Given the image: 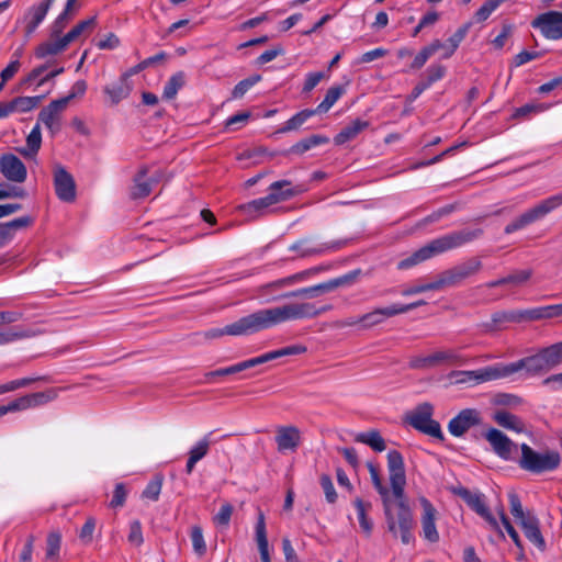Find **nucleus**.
<instances>
[{"label":"nucleus","instance_id":"nucleus-1","mask_svg":"<svg viewBox=\"0 0 562 562\" xmlns=\"http://www.w3.org/2000/svg\"><path fill=\"white\" fill-rule=\"evenodd\" d=\"M482 234L483 229L475 228L456 231L440 236L416 250L409 257L401 260L397 265V268L400 270L412 268L436 255L462 247L463 245L477 239L482 236Z\"/></svg>","mask_w":562,"mask_h":562},{"label":"nucleus","instance_id":"nucleus-2","mask_svg":"<svg viewBox=\"0 0 562 562\" xmlns=\"http://www.w3.org/2000/svg\"><path fill=\"white\" fill-rule=\"evenodd\" d=\"M562 363V341L540 349L537 353L512 363H501L503 379L521 370L529 376L543 375Z\"/></svg>","mask_w":562,"mask_h":562},{"label":"nucleus","instance_id":"nucleus-3","mask_svg":"<svg viewBox=\"0 0 562 562\" xmlns=\"http://www.w3.org/2000/svg\"><path fill=\"white\" fill-rule=\"evenodd\" d=\"M333 310V305L316 306L314 303H290L258 311L261 328L268 329L293 319L317 317Z\"/></svg>","mask_w":562,"mask_h":562},{"label":"nucleus","instance_id":"nucleus-4","mask_svg":"<svg viewBox=\"0 0 562 562\" xmlns=\"http://www.w3.org/2000/svg\"><path fill=\"white\" fill-rule=\"evenodd\" d=\"M387 530L394 538L400 537L402 543L414 541L415 520L407 503L393 504L390 496L382 499Z\"/></svg>","mask_w":562,"mask_h":562},{"label":"nucleus","instance_id":"nucleus-5","mask_svg":"<svg viewBox=\"0 0 562 562\" xmlns=\"http://www.w3.org/2000/svg\"><path fill=\"white\" fill-rule=\"evenodd\" d=\"M521 457L519 467L530 473L540 474L552 472L561 464V454L557 450L536 451L527 443L520 446Z\"/></svg>","mask_w":562,"mask_h":562},{"label":"nucleus","instance_id":"nucleus-6","mask_svg":"<svg viewBox=\"0 0 562 562\" xmlns=\"http://www.w3.org/2000/svg\"><path fill=\"white\" fill-rule=\"evenodd\" d=\"M510 514L521 527L526 538L538 549L544 551L546 541L540 530L538 517L530 510L525 512L519 496L516 493H509Z\"/></svg>","mask_w":562,"mask_h":562},{"label":"nucleus","instance_id":"nucleus-7","mask_svg":"<svg viewBox=\"0 0 562 562\" xmlns=\"http://www.w3.org/2000/svg\"><path fill=\"white\" fill-rule=\"evenodd\" d=\"M561 205H562V192L551 195V196L540 201L533 207L527 210L520 216H518L517 218L512 221L509 224H507L504 228V232H505V234H512L516 231L522 229L526 226L543 218L546 215H548L550 212L554 211L555 209H558Z\"/></svg>","mask_w":562,"mask_h":562},{"label":"nucleus","instance_id":"nucleus-8","mask_svg":"<svg viewBox=\"0 0 562 562\" xmlns=\"http://www.w3.org/2000/svg\"><path fill=\"white\" fill-rule=\"evenodd\" d=\"M434 407L429 403L419 404L406 416V422L414 429L428 435L439 441L445 440L440 424L432 419Z\"/></svg>","mask_w":562,"mask_h":562},{"label":"nucleus","instance_id":"nucleus-9","mask_svg":"<svg viewBox=\"0 0 562 562\" xmlns=\"http://www.w3.org/2000/svg\"><path fill=\"white\" fill-rule=\"evenodd\" d=\"M59 389H48L43 392H35L21 395L5 405H0V418L9 413L24 412L37 408L58 397Z\"/></svg>","mask_w":562,"mask_h":562},{"label":"nucleus","instance_id":"nucleus-10","mask_svg":"<svg viewBox=\"0 0 562 562\" xmlns=\"http://www.w3.org/2000/svg\"><path fill=\"white\" fill-rule=\"evenodd\" d=\"M360 274H361V270L357 269V270L350 271L344 276H340L338 278L328 280L326 282H323V283H319L316 285L302 288V289H297V290L290 291V292H284L282 294V296H288V299H290V297H307V299L317 297L322 294L331 292L340 286H346V285L352 284Z\"/></svg>","mask_w":562,"mask_h":562},{"label":"nucleus","instance_id":"nucleus-11","mask_svg":"<svg viewBox=\"0 0 562 562\" xmlns=\"http://www.w3.org/2000/svg\"><path fill=\"white\" fill-rule=\"evenodd\" d=\"M482 266V261L479 258L472 257L467 261L442 271L437 277L440 290L461 284L465 279L479 273Z\"/></svg>","mask_w":562,"mask_h":562},{"label":"nucleus","instance_id":"nucleus-12","mask_svg":"<svg viewBox=\"0 0 562 562\" xmlns=\"http://www.w3.org/2000/svg\"><path fill=\"white\" fill-rule=\"evenodd\" d=\"M262 330L258 311L247 316L239 318L238 321L226 325L223 328H212L203 333L205 339H215L224 335L229 336H243L250 335Z\"/></svg>","mask_w":562,"mask_h":562},{"label":"nucleus","instance_id":"nucleus-13","mask_svg":"<svg viewBox=\"0 0 562 562\" xmlns=\"http://www.w3.org/2000/svg\"><path fill=\"white\" fill-rule=\"evenodd\" d=\"M387 470L392 493L396 503H407L404 497L406 485L405 465L400 451L390 450L387 452Z\"/></svg>","mask_w":562,"mask_h":562},{"label":"nucleus","instance_id":"nucleus-14","mask_svg":"<svg viewBox=\"0 0 562 562\" xmlns=\"http://www.w3.org/2000/svg\"><path fill=\"white\" fill-rule=\"evenodd\" d=\"M310 273L311 271L306 270L259 285L256 289V295L265 303L288 299V296H282L283 293H280V291L303 281Z\"/></svg>","mask_w":562,"mask_h":562},{"label":"nucleus","instance_id":"nucleus-15","mask_svg":"<svg viewBox=\"0 0 562 562\" xmlns=\"http://www.w3.org/2000/svg\"><path fill=\"white\" fill-rule=\"evenodd\" d=\"M456 494L460 496L473 512L482 517L493 530L497 531L502 539L505 538L498 521L490 512L486 505L485 496L483 494L473 493L465 487L456 490Z\"/></svg>","mask_w":562,"mask_h":562},{"label":"nucleus","instance_id":"nucleus-16","mask_svg":"<svg viewBox=\"0 0 562 562\" xmlns=\"http://www.w3.org/2000/svg\"><path fill=\"white\" fill-rule=\"evenodd\" d=\"M456 384L476 385L487 381L503 379L501 363L488 366L479 370L452 371L449 375Z\"/></svg>","mask_w":562,"mask_h":562},{"label":"nucleus","instance_id":"nucleus-17","mask_svg":"<svg viewBox=\"0 0 562 562\" xmlns=\"http://www.w3.org/2000/svg\"><path fill=\"white\" fill-rule=\"evenodd\" d=\"M531 26L540 30L548 40H560L562 38V12L548 11L539 14L532 20Z\"/></svg>","mask_w":562,"mask_h":562},{"label":"nucleus","instance_id":"nucleus-18","mask_svg":"<svg viewBox=\"0 0 562 562\" xmlns=\"http://www.w3.org/2000/svg\"><path fill=\"white\" fill-rule=\"evenodd\" d=\"M54 188L57 198L64 202L76 200V182L74 177L61 165L54 167Z\"/></svg>","mask_w":562,"mask_h":562},{"label":"nucleus","instance_id":"nucleus-19","mask_svg":"<svg viewBox=\"0 0 562 562\" xmlns=\"http://www.w3.org/2000/svg\"><path fill=\"white\" fill-rule=\"evenodd\" d=\"M346 243V240H333L314 245L308 238H303L291 245L290 250L299 252L300 257H311L339 250Z\"/></svg>","mask_w":562,"mask_h":562},{"label":"nucleus","instance_id":"nucleus-20","mask_svg":"<svg viewBox=\"0 0 562 562\" xmlns=\"http://www.w3.org/2000/svg\"><path fill=\"white\" fill-rule=\"evenodd\" d=\"M161 179V172L155 171L148 176L146 167L140 168L133 179V187L131 188V198L134 200L144 199L148 196L154 188Z\"/></svg>","mask_w":562,"mask_h":562},{"label":"nucleus","instance_id":"nucleus-21","mask_svg":"<svg viewBox=\"0 0 562 562\" xmlns=\"http://www.w3.org/2000/svg\"><path fill=\"white\" fill-rule=\"evenodd\" d=\"M482 422L481 413L475 408L462 409L448 424L449 432L454 437L463 436L471 427L480 425Z\"/></svg>","mask_w":562,"mask_h":562},{"label":"nucleus","instance_id":"nucleus-22","mask_svg":"<svg viewBox=\"0 0 562 562\" xmlns=\"http://www.w3.org/2000/svg\"><path fill=\"white\" fill-rule=\"evenodd\" d=\"M0 170L3 177L12 182L22 183L27 177V170L23 161L10 153L0 156Z\"/></svg>","mask_w":562,"mask_h":562},{"label":"nucleus","instance_id":"nucleus-23","mask_svg":"<svg viewBox=\"0 0 562 562\" xmlns=\"http://www.w3.org/2000/svg\"><path fill=\"white\" fill-rule=\"evenodd\" d=\"M483 437L488 441L494 453L504 460H509L513 451L517 448L508 436L496 428L487 429Z\"/></svg>","mask_w":562,"mask_h":562},{"label":"nucleus","instance_id":"nucleus-24","mask_svg":"<svg viewBox=\"0 0 562 562\" xmlns=\"http://www.w3.org/2000/svg\"><path fill=\"white\" fill-rule=\"evenodd\" d=\"M268 190L269 193L267 195L273 199L271 203L277 204L306 192L307 187L305 184L293 186L290 180L284 179L272 182Z\"/></svg>","mask_w":562,"mask_h":562},{"label":"nucleus","instance_id":"nucleus-25","mask_svg":"<svg viewBox=\"0 0 562 562\" xmlns=\"http://www.w3.org/2000/svg\"><path fill=\"white\" fill-rule=\"evenodd\" d=\"M45 95L16 97L9 102H0V119L13 113H26L37 108Z\"/></svg>","mask_w":562,"mask_h":562},{"label":"nucleus","instance_id":"nucleus-26","mask_svg":"<svg viewBox=\"0 0 562 562\" xmlns=\"http://www.w3.org/2000/svg\"><path fill=\"white\" fill-rule=\"evenodd\" d=\"M305 351H306L305 346L292 345V346H286L284 348L278 349V350L269 351L267 353H263L261 356H258V357H255L251 359H247L239 363H240L241 371H244V370L254 368L259 364H263L268 361H271V360H274V359H278L281 357L301 355V353H304Z\"/></svg>","mask_w":562,"mask_h":562},{"label":"nucleus","instance_id":"nucleus-27","mask_svg":"<svg viewBox=\"0 0 562 562\" xmlns=\"http://www.w3.org/2000/svg\"><path fill=\"white\" fill-rule=\"evenodd\" d=\"M419 501L423 507L422 528L424 538L429 542H437L439 541V533L436 528L437 509L426 497H422Z\"/></svg>","mask_w":562,"mask_h":562},{"label":"nucleus","instance_id":"nucleus-28","mask_svg":"<svg viewBox=\"0 0 562 562\" xmlns=\"http://www.w3.org/2000/svg\"><path fill=\"white\" fill-rule=\"evenodd\" d=\"M276 442L279 452L295 451L301 445V431L296 426L277 428Z\"/></svg>","mask_w":562,"mask_h":562},{"label":"nucleus","instance_id":"nucleus-29","mask_svg":"<svg viewBox=\"0 0 562 562\" xmlns=\"http://www.w3.org/2000/svg\"><path fill=\"white\" fill-rule=\"evenodd\" d=\"M67 106L65 100H54L47 106L43 108L38 113V122L43 123L53 134L60 130L58 115Z\"/></svg>","mask_w":562,"mask_h":562},{"label":"nucleus","instance_id":"nucleus-30","mask_svg":"<svg viewBox=\"0 0 562 562\" xmlns=\"http://www.w3.org/2000/svg\"><path fill=\"white\" fill-rule=\"evenodd\" d=\"M55 0H43L38 4L32 5L25 13V35H32L38 25L44 21L48 10Z\"/></svg>","mask_w":562,"mask_h":562},{"label":"nucleus","instance_id":"nucleus-31","mask_svg":"<svg viewBox=\"0 0 562 562\" xmlns=\"http://www.w3.org/2000/svg\"><path fill=\"white\" fill-rule=\"evenodd\" d=\"M33 224V217L21 216L9 222L0 223V248H3L20 229H24Z\"/></svg>","mask_w":562,"mask_h":562},{"label":"nucleus","instance_id":"nucleus-32","mask_svg":"<svg viewBox=\"0 0 562 562\" xmlns=\"http://www.w3.org/2000/svg\"><path fill=\"white\" fill-rule=\"evenodd\" d=\"M396 315L397 313L394 304L385 307H376L360 316V321H362V329H370L384 323L386 318L394 317Z\"/></svg>","mask_w":562,"mask_h":562},{"label":"nucleus","instance_id":"nucleus-33","mask_svg":"<svg viewBox=\"0 0 562 562\" xmlns=\"http://www.w3.org/2000/svg\"><path fill=\"white\" fill-rule=\"evenodd\" d=\"M103 91L110 98L112 104H117L123 99H126L132 91L128 74H123L117 82L105 86Z\"/></svg>","mask_w":562,"mask_h":562},{"label":"nucleus","instance_id":"nucleus-34","mask_svg":"<svg viewBox=\"0 0 562 562\" xmlns=\"http://www.w3.org/2000/svg\"><path fill=\"white\" fill-rule=\"evenodd\" d=\"M369 121L356 119L346 125L335 137L336 145H344L349 140L355 139L362 131L369 127Z\"/></svg>","mask_w":562,"mask_h":562},{"label":"nucleus","instance_id":"nucleus-35","mask_svg":"<svg viewBox=\"0 0 562 562\" xmlns=\"http://www.w3.org/2000/svg\"><path fill=\"white\" fill-rule=\"evenodd\" d=\"M271 196H263L238 206V210L249 218H257L265 214L266 210L273 205Z\"/></svg>","mask_w":562,"mask_h":562},{"label":"nucleus","instance_id":"nucleus-36","mask_svg":"<svg viewBox=\"0 0 562 562\" xmlns=\"http://www.w3.org/2000/svg\"><path fill=\"white\" fill-rule=\"evenodd\" d=\"M493 419L501 427L516 432H522L525 429L522 420L507 411H497L494 414Z\"/></svg>","mask_w":562,"mask_h":562},{"label":"nucleus","instance_id":"nucleus-37","mask_svg":"<svg viewBox=\"0 0 562 562\" xmlns=\"http://www.w3.org/2000/svg\"><path fill=\"white\" fill-rule=\"evenodd\" d=\"M470 27H471L470 22L463 24L454 32L453 35H451L447 40V43L443 44V47L440 48V49H443L442 58H445V59L450 58L454 54V52L458 49L460 43L465 38Z\"/></svg>","mask_w":562,"mask_h":562},{"label":"nucleus","instance_id":"nucleus-38","mask_svg":"<svg viewBox=\"0 0 562 562\" xmlns=\"http://www.w3.org/2000/svg\"><path fill=\"white\" fill-rule=\"evenodd\" d=\"M328 142H329V138L327 136L312 135L310 137L301 139L300 142L295 143L294 145H292L285 151V154L302 155V154L306 153L307 150H310L311 148L318 146V145L327 144Z\"/></svg>","mask_w":562,"mask_h":562},{"label":"nucleus","instance_id":"nucleus-39","mask_svg":"<svg viewBox=\"0 0 562 562\" xmlns=\"http://www.w3.org/2000/svg\"><path fill=\"white\" fill-rule=\"evenodd\" d=\"M67 48L60 41V36L53 38V36L49 34V40L46 42H43L35 48V56L37 58H45L47 56H55Z\"/></svg>","mask_w":562,"mask_h":562},{"label":"nucleus","instance_id":"nucleus-40","mask_svg":"<svg viewBox=\"0 0 562 562\" xmlns=\"http://www.w3.org/2000/svg\"><path fill=\"white\" fill-rule=\"evenodd\" d=\"M78 12L77 9L69 7L68 4H65L64 10L59 13V15L55 19V21L50 25V35L53 38L58 37L61 35L63 31L66 29V26L69 24V22L74 19L76 13Z\"/></svg>","mask_w":562,"mask_h":562},{"label":"nucleus","instance_id":"nucleus-41","mask_svg":"<svg viewBox=\"0 0 562 562\" xmlns=\"http://www.w3.org/2000/svg\"><path fill=\"white\" fill-rule=\"evenodd\" d=\"M42 145L41 127L37 123L26 137V147L20 148L19 153L25 158H32L37 154Z\"/></svg>","mask_w":562,"mask_h":562},{"label":"nucleus","instance_id":"nucleus-42","mask_svg":"<svg viewBox=\"0 0 562 562\" xmlns=\"http://www.w3.org/2000/svg\"><path fill=\"white\" fill-rule=\"evenodd\" d=\"M256 539L258 543V550L260 553V560L261 562H271L270 553H269V544L266 533V525L263 515L261 514L259 516V520L256 525Z\"/></svg>","mask_w":562,"mask_h":562},{"label":"nucleus","instance_id":"nucleus-43","mask_svg":"<svg viewBox=\"0 0 562 562\" xmlns=\"http://www.w3.org/2000/svg\"><path fill=\"white\" fill-rule=\"evenodd\" d=\"M37 381L49 382V376H47V375L29 376V378L12 380L7 383L0 384V395L16 391L22 387H26Z\"/></svg>","mask_w":562,"mask_h":562},{"label":"nucleus","instance_id":"nucleus-44","mask_svg":"<svg viewBox=\"0 0 562 562\" xmlns=\"http://www.w3.org/2000/svg\"><path fill=\"white\" fill-rule=\"evenodd\" d=\"M317 114L315 109H305L300 112H297L295 115H293L291 119H289L282 127L279 128V133H288L291 131L299 130L310 117Z\"/></svg>","mask_w":562,"mask_h":562},{"label":"nucleus","instance_id":"nucleus-45","mask_svg":"<svg viewBox=\"0 0 562 562\" xmlns=\"http://www.w3.org/2000/svg\"><path fill=\"white\" fill-rule=\"evenodd\" d=\"M353 505L357 509L358 520L361 529L369 536L372 531L373 524L368 517V512L372 508L371 503L364 502L361 498H356Z\"/></svg>","mask_w":562,"mask_h":562},{"label":"nucleus","instance_id":"nucleus-46","mask_svg":"<svg viewBox=\"0 0 562 562\" xmlns=\"http://www.w3.org/2000/svg\"><path fill=\"white\" fill-rule=\"evenodd\" d=\"M441 47H443V43L439 40H434L429 45L423 47L420 52L415 56L413 63L411 64L412 69H420L427 60Z\"/></svg>","mask_w":562,"mask_h":562},{"label":"nucleus","instance_id":"nucleus-47","mask_svg":"<svg viewBox=\"0 0 562 562\" xmlns=\"http://www.w3.org/2000/svg\"><path fill=\"white\" fill-rule=\"evenodd\" d=\"M357 442L370 446L374 451L382 452L385 450V441L378 430L360 432L356 437Z\"/></svg>","mask_w":562,"mask_h":562},{"label":"nucleus","instance_id":"nucleus-48","mask_svg":"<svg viewBox=\"0 0 562 562\" xmlns=\"http://www.w3.org/2000/svg\"><path fill=\"white\" fill-rule=\"evenodd\" d=\"M184 86V74L179 71L170 77L166 82L162 91V98L167 100L173 99L178 91Z\"/></svg>","mask_w":562,"mask_h":562},{"label":"nucleus","instance_id":"nucleus-49","mask_svg":"<svg viewBox=\"0 0 562 562\" xmlns=\"http://www.w3.org/2000/svg\"><path fill=\"white\" fill-rule=\"evenodd\" d=\"M344 92L345 90L341 86L330 87L327 90L324 100L317 105L315 111L317 113L327 112L339 100Z\"/></svg>","mask_w":562,"mask_h":562},{"label":"nucleus","instance_id":"nucleus-50","mask_svg":"<svg viewBox=\"0 0 562 562\" xmlns=\"http://www.w3.org/2000/svg\"><path fill=\"white\" fill-rule=\"evenodd\" d=\"M430 360L432 367H436L445 362L457 364L463 361L462 357L451 349L435 351L434 353L430 355Z\"/></svg>","mask_w":562,"mask_h":562},{"label":"nucleus","instance_id":"nucleus-51","mask_svg":"<svg viewBox=\"0 0 562 562\" xmlns=\"http://www.w3.org/2000/svg\"><path fill=\"white\" fill-rule=\"evenodd\" d=\"M498 516H499L501 521H502L504 528L506 529L508 536L510 537V539L513 540V542L515 543V546L519 550V558L518 559H520L524 555V546H522V541H521L518 532L516 531V529L512 525L510 520L506 516L503 507L499 508Z\"/></svg>","mask_w":562,"mask_h":562},{"label":"nucleus","instance_id":"nucleus-52","mask_svg":"<svg viewBox=\"0 0 562 562\" xmlns=\"http://www.w3.org/2000/svg\"><path fill=\"white\" fill-rule=\"evenodd\" d=\"M44 333L45 331L42 329H25V330H21V331L10 330L7 333H0V345H5V344H9L11 341L22 339V338L34 337L37 335H42Z\"/></svg>","mask_w":562,"mask_h":562},{"label":"nucleus","instance_id":"nucleus-53","mask_svg":"<svg viewBox=\"0 0 562 562\" xmlns=\"http://www.w3.org/2000/svg\"><path fill=\"white\" fill-rule=\"evenodd\" d=\"M367 467L371 476L372 484L374 488L378 491V493L381 495L382 499L389 497L390 492L387 487L382 483L379 467L372 462H368Z\"/></svg>","mask_w":562,"mask_h":562},{"label":"nucleus","instance_id":"nucleus-54","mask_svg":"<svg viewBox=\"0 0 562 562\" xmlns=\"http://www.w3.org/2000/svg\"><path fill=\"white\" fill-rule=\"evenodd\" d=\"M509 322H515V323H518L517 322V316H516V311H509V312H505V311H501V312H495L493 315H492V319H491V323L490 324H486L485 327L487 330H495V329H498L499 325L503 324V323H509Z\"/></svg>","mask_w":562,"mask_h":562},{"label":"nucleus","instance_id":"nucleus-55","mask_svg":"<svg viewBox=\"0 0 562 562\" xmlns=\"http://www.w3.org/2000/svg\"><path fill=\"white\" fill-rule=\"evenodd\" d=\"M550 106L548 104L543 103H527L520 108H517L513 114V117L515 119H527L531 114L541 113L546 110H548Z\"/></svg>","mask_w":562,"mask_h":562},{"label":"nucleus","instance_id":"nucleus-56","mask_svg":"<svg viewBox=\"0 0 562 562\" xmlns=\"http://www.w3.org/2000/svg\"><path fill=\"white\" fill-rule=\"evenodd\" d=\"M261 80L260 75H254L250 76L241 81H239L232 91V97L234 99H240L244 97V94L256 83H258Z\"/></svg>","mask_w":562,"mask_h":562},{"label":"nucleus","instance_id":"nucleus-57","mask_svg":"<svg viewBox=\"0 0 562 562\" xmlns=\"http://www.w3.org/2000/svg\"><path fill=\"white\" fill-rule=\"evenodd\" d=\"M190 538L194 552L202 557L206 552V544L203 537V531L200 526H193L191 528Z\"/></svg>","mask_w":562,"mask_h":562},{"label":"nucleus","instance_id":"nucleus-58","mask_svg":"<svg viewBox=\"0 0 562 562\" xmlns=\"http://www.w3.org/2000/svg\"><path fill=\"white\" fill-rule=\"evenodd\" d=\"M517 322L521 321H538L548 318L546 306L525 310V311H516Z\"/></svg>","mask_w":562,"mask_h":562},{"label":"nucleus","instance_id":"nucleus-59","mask_svg":"<svg viewBox=\"0 0 562 562\" xmlns=\"http://www.w3.org/2000/svg\"><path fill=\"white\" fill-rule=\"evenodd\" d=\"M162 486V477L156 476L151 480L142 493V497L150 501H158Z\"/></svg>","mask_w":562,"mask_h":562},{"label":"nucleus","instance_id":"nucleus-60","mask_svg":"<svg viewBox=\"0 0 562 562\" xmlns=\"http://www.w3.org/2000/svg\"><path fill=\"white\" fill-rule=\"evenodd\" d=\"M211 434L212 432L205 435L200 441L196 442V445L194 447H192V449L189 451V456L191 458L200 461L207 454L210 445H211V440H210Z\"/></svg>","mask_w":562,"mask_h":562},{"label":"nucleus","instance_id":"nucleus-61","mask_svg":"<svg viewBox=\"0 0 562 562\" xmlns=\"http://www.w3.org/2000/svg\"><path fill=\"white\" fill-rule=\"evenodd\" d=\"M447 72V68L440 64H432L425 71L424 80L431 86L438 80H441Z\"/></svg>","mask_w":562,"mask_h":562},{"label":"nucleus","instance_id":"nucleus-62","mask_svg":"<svg viewBox=\"0 0 562 562\" xmlns=\"http://www.w3.org/2000/svg\"><path fill=\"white\" fill-rule=\"evenodd\" d=\"M503 3L502 0H487L481 8L475 12V19L477 22H483Z\"/></svg>","mask_w":562,"mask_h":562},{"label":"nucleus","instance_id":"nucleus-63","mask_svg":"<svg viewBox=\"0 0 562 562\" xmlns=\"http://www.w3.org/2000/svg\"><path fill=\"white\" fill-rule=\"evenodd\" d=\"M321 486L325 493L326 501L329 504H335L337 501V493L334 487L331 477L328 474H322L319 479Z\"/></svg>","mask_w":562,"mask_h":562},{"label":"nucleus","instance_id":"nucleus-64","mask_svg":"<svg viewBox=\"0 0 562 562\" xmlns=\"http://www.w3.org/2000/svg\"><path fill=\"white\" fill-rule=\"evenodd\" d=\"M127 493L128 492H127L126 485L124 483H117L113 491V496L110 502V507H112V508L123 507L126 502Z\"/></svg>","mask_w":562,"mask_h":562}]
</instances>
